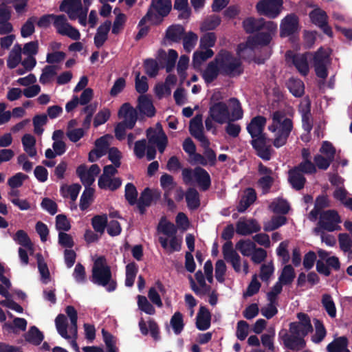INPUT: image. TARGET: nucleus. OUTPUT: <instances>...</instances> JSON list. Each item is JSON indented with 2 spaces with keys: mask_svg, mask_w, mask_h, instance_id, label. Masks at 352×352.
Listing matches in <instances>:
<instances>
[{
  "mask_svg": "<svg viewBox=\"0 0 352 352\" xmlns=\"http://www.w3.org/2000/svg\"><path fill=\"white\" fill-rule=\"evenodd\" d=\"M242 24L247 34H254L248 36L245 43L238 45L239 54L247 48L253 50L256 46H267L277 31V24L275 22L265 21L263 18L247 17Z\"/></svg>",
  "mask_w": 352,
  "mask_h": 352,
  "instance_id": "1",
  "label": "nucleus"
},
{
  "mask_svg": "<svg viewBox=\"0 0 352 352\" xmlns=\"http://www.w3.org/2000/svg\"><path fill=\"white\" fill-rule=\"evenodd\" d=\"M267 120L264 116L254 117L247 125V131L252 138L250 144L255 150L256 154L263 160L268 161L272 157L270 140L264 133Z\"/></svg>",
  "mask_w": 352,
  "mask_h": 352,
  "instance_id": "2",
  "label": "nucleus"
},
{
  "mask_svg": "<svg viewBox=\"0 0 352 352\" xmlns=\"http://www.w3.org/2000/svg\"><path fill=\"white\" fill-rule=\"evenodd\" d=\"M91 281L98 285L106 287L109 292H113L117 287L116 281L112 279L111 268L107 265L104 256L98 258L92 268Z\"/></svg>",
  "mask_w": 352,
  "mask_h": 352,
  "instance_id": "3",
  "label": "nucleus"
},
{
  "mask_svg": "<svg viewBox=\"0 0 352 352\" xmlns=\"http://www.w3.org/2000/svg\"><path fill=\"white\" fill-rule=\"evenodd\" d=\"M217 60L221 69V74L229 77L239 76L243 73L241 59L230 52L222 50L217 55Z\"/></svg>",
  "mask_w": 352,
  "mask_h": 352,
  "instance_id": "4",
  "label": "nucleus"
},
{
  "mask_svg": "<svg viewBox=\"0 0 352 352\" xmlns=\"http://www.w3.org/2000/svg\"><path fill=\"white\" fill-rule=\"evenodd\" d=\"M341 222L338 212L334 210L323 211L320 216L318 227L314 229L316 234H319L321 230L333 232L339 230L341 227L338 225Z\"/></svg>",
  "mask_w": 352,
  "mask_h": 352,
  "instance_id": "5",
  "label": "nucleus"
},
{
  "mask_svg": "<svg viewBox=\"0 0 352 352\" xmlns=\"http://www.w3.org/2000/svg\"><path fill=\"white\" fill-rule=\"evenodd\" d=\"M289 333L286 329H282L278 333L285 347L292 351L303 349L306 346L304 339L306 336L301 335V333H294L293 331H289Z\"/></svg>",
  "mask_w": 352,
  "mask_h": 352,
  "instance_id": "6",
  "label": "nucleus"
},
{
  "mask_svg": "<svg viewBox=\"0 0 352 352\" xmlns=\"http://www.w3.org/2000/svg\"><path fill=\"white\" fill-rule=\"evenodd\" d=\"M213 97L210 99L209 107V116L211 119L220 124L230 121V112L228 107L224 102H212Z\"/></svg>",
  "mask_w": 352,
  "mask_h": 352,
  "instance_id": "7",
  "label": "nucleus"
},
{
  "mask_svg": "<svg viewBox=\"0 0 352 352\" xmlns=\"http://www.w3.org/2000/svg\"><path fill=\"white\" fill-rule=\"evenodd\" d=\"M283 0H261L256 5L257 12L269 19L276 18L281 12Z\"/></svg>",
  "mask_w": 352,
  "mask_h": 352,
  "instance_id": "8",
  "label": "nucleus"
},
{
  "mask_svg": "<svg viewBox=\"0 0 352 352\" xmlns=\"http://www.w3.org/2000/svg\"><path fill=\"white\" fill-rule=\"evenodd\" d=\"M161 197V192L149 187L145 188L140 193L137 201V208L140 214H144L146 208L156 203Z\"/></svg>",
  "mask_w": 352,
  "mask_h": 352,
  "instance_id": "9",
  "label": "nucleus"
},
{
  "mask_svg": "<svg viewBox=\"0 0 352 352\" xmlns=\"http://www.w3.org/2000/svg\"><path fill=\"white\" fill-rule=\"evenodd\" d=\"M311 55L309 52L293 54L292 52H287L286 59L287 61H292V65L301 76H307L309 72L308 58Z\"/></svg>",
  "mask_w": 352,
  "mask_h": 352,
  "instance_id": "10",
  "label": "nucleus"
},
{
  "mask_svg": "<svg viewBox=\"0 0 352 352\" xmlns=\"http://www.w3.org/2000/svg\"><path fill=\"white\" fill-rule=\"evenodd\" d=\"M293 129V122L290 118H286L278 124V130L273 141V145L276 148L284 146Z\"/></svg>",
  "mask_w": 352,
  "mask_h": 352,
  "instance_id": "11",
  "label": "nucleus"
},
{
  "mask_svg": "<svg viewBox=\"0 0 352 352\" xmlns=\"http://www.w3.org/2000/svg\"><path fill=\"white\" fill-rule=\"evenodd\" d=\"M299 322H292L289 324V331L294 333H301L302 336H307L313 331L310 318L307 314L300 312L297 314Z\"/></svg>",
  "mask_w": 352,
  "mask_h": 352,
  "instance_id": "12",
  "label": "nucleus"
},
{
  "mask_svg": "<svg viewBox=\"0 0 352 352\" xmlns=\"http://www.w3.org/2000/svg\"><path fill=\"white\" fill-rule=\"evenodd\" d=\"M223 258L230 263L236 272L241 271V257L233 248L232 241H226L222 247Z\"/></svg>",
  "mask_w": 352,
  "mask_h": 352,
  "instance_id": "13",
  "label": "nucleus"
},
{
  "mask_svg": "<svg viewBox=\"0 0 352 352\" xmlns=\"http://www.w3.org/2000/svg\"><path fill=\"white\" fill-rule=\"evenodd\" d=\"M299 19L295 14L287 15L281 21L280 36L286 37L291 36L298 30Z\"/></svg>",
  "mask_w": 352,
  "mask_h": 352,
  "instance_id": "14",
  "label": "nucleus"
},
{
  "mask_svg": "<svg viewBox=\"0 0 352 352\" xmlns=\"http://www.w3.org/2000/svg\"><path fill=\"white\" fill-rule=\"evenodd\" d=\"M118 116L124 118L122 122H126L129 129H133L137 120H140L137 108L134 109L129 102H125L121 106L118 111Z\"/></svg>",
  "mask_w": 352,
  "mask_h": 352,
  "instance_id": "15",
  "label": "nucleus"
},
{
  "mask_svg": "<svg viewBox=\"0 0 352 352\" xmlns=\"http://www.w3.org/2000/svg\"><path fill=\"white\" fill-rule=\"evenodd\" d=\"M189 131L192 136L204 144H208V139L204 134V126L202 123V116L196 115L190 121Z\"/></svg>",
  "mask_w": 352,
  "mask_h": 352,
  "instance_id": "16",
  "label": "nucleus"
},
{
  "mask_svg": "<svg viewBox=\"0 0 352 352\" xmlns=\"http://www.w3.org/2000/svg\"><path fill=\"white\" fill-rule=\"evenodd\" d=\"M136 108L140 113V120H142L144 116L153 118L156 113L153 102L148 95H140L138 97Z\"/></svg>",
  "mask_w": 352,
  "mask_h": 352,
  "instance_id": "17",
  "label": "nucleus"
},
{
  "mask_svg": "<svg viewBox=\"0 0 352 352\" xmlns=\"http://www.w3.org/2000/svg\"><path fill=\"white\" fill-rule=\"evenodd\" d=\"M83 9L81 0H63L59 10L67 14L70 20H76V14Z\"/></svg>",
  "mask_w": 352,
  "mask_h": 352,
  "instance_id": "18",
  "label": "nucleus"
},
{
  "mask_svg": "<svg viewBox=\"0 0 352 352\" xmlns=\"http://www.w3.org/2000/svg\"><path fill=\"white\" fill-rule=\"evenodd\" d=\"M261 230V226L255 219L239 220L236 223V232L241 236L250 235Z\"/></svg>",
  "mask_w": 352,
  "mask_h": 352,
  "instance_id": "19",
  "label": "nucleus"
},
{
  "mask_svg": "<svg viewBox=\"0 0 352 352\" xmlns=\"http://www.w3.org/2000/svg\"><path fill=\"white\" fill-rule=\"evenodd\" d=\"M221 74L220 67L215 56L214 59L209 62L206 69L201 73V77L206 85L211 84Z\"/></svg>",
  "mask_w": 352,
  "mask_h": 352,
  "instance_id": "20",
  "label": "nucleus"
},
{
  "mask_svg": "<svg viewBox=\"0 0 352 352\" xmlns=\"http://www.w3.org/2000/svg\"><path fill=\"white\" fill-rule=\"evenodd\" d=\"M299 112L302 117V126L304 131L310 133L313 128V120L311 113V102L307 99L299 107Z\"/></svg>",
  "mask_w": 352,
  "mask_h": 352,
  "instance_id": "21",
  "label": "nucleus"
},
{
  "mask_svg": "<svg viewBox=\"0 0 352 352\" xmlns=\"http://www.w3.org/2000/svg\"><path fill=\"white\" fill-rule=\"evenodd\" d=\"M196 327L199 331H206L211 325V314L208 308L201 306L196 316Z\"/></svg>",
  "mask_w": 352,
  "mask_h": 352,
  "instance_id": "22",
  "label": "nucleus"
},
{
  "mask_svg": "<svg viewBox=\"0 0 352 352\" xmlns=\"http://www.w3.org/2000/svg\"><path fill=\"white\" fill-rule=\"evenodd\" d=\"M194 177L203 191L208 190L211 186L209 173L203 168L197 166L194 169Z\"/></svg>",
  "mask_w": 352,
  "mask_h": 352,
  "instance_id": "23",
  "label": "nucleus"
},
{
  "mask_svg": "<svg viewBox=\"0 0 352 352\" xmlns=\"http://www.w3.org/2000/svg\"><path fill=\"white\" fill-rule=\"evenodd\" d=\"M111 26V22L107 20L98 28L94 36V45L98 49L100 48L107 40Z\"/></svg>",
  "mask_w": 352,
  "mask_h": 352,
  "instance_id": "24",
  "label": "nucleus"
},
{
  "mask_svg": "<svg viewBox=\"0 0 352 352\" xmlns=\"http://www.w3.org/2000/svg\"><path fill=\"white\" fill-rule=\"evenodd\" d=\"M57 33L63 36H67L69 38L78 41L80 38V34L79 31L67 22L65 15H63V21L59 28L57 29Z\"/></svg>",
  "mask_w": 352,
  "mask_h": 352,
  "instance_id": "25",
  "label": "nucleus"
},
{
  "mask_svg": "<svg viewBox=\"0 0 352 352\" xmlns=\"http://www.w3.org/2000/svg\"><path fill=\"white\" fill-rule=\"evenodd\" d=\"M185 34V29L180 24L170 25L166 30L165 38L172 43H179Z\"/></svg>",
  "mask_w": 352,
  "mask_h": 352,
  "instance_id": "26",
  "label": "nucleus"
},
{
  "mask_svg": "<svg viewBox=\"0 0 352 352\" xmlns=\"http://www.w3.org/2000/svg\"><path fill=\"white\" fill-rule=\"evenodd\" d=\"M171 8V0H151L148 9L155 10L159 16L165 17L170 13Z\"/></svg>",
  "mask_w": 352,
  "mask_h": 352,
  "instance_id": "27",
  "label": "nucleus"
},
{
  "mask_svg": "<svg viewBox=\"0 0 352 352\" xmlns=\"http://www.w3.org/2000/svg\"><path fill=\"white\" fill-rule=\"evenodd\" d=\"M158 58L160 59L166 60V65L164 66L166 72L170 73L173 70L175 66L178 54L175 50L170 49L168 50V54H166V52L161 49L158 51Z\"/></svg>",
  "mask_w": 352,
  "mask_h": 352,
  "instance_id": "28",
  "label": "nucleus"
},
{
  "mask_svg": "<svg viewBox=\"0 0 352 352\" xmlns=\"http://www.w3.org/2000/svg\"><path fill=\"white\" fill-rule=\"evenodd\" d=\"M96 148L92 149L89 153L88 160L91 162H94V159L92 158L91 155L93 154L96 155V158H100L104 156L107 153V151L109 147V143L106 139L105 136H102L97 139L95 142Z\"/></svg>",
  "mask_w": 352,
  "mask_h": 352,
  "instance_id": "29",
  "label": "nucleus"
},
{
  "mask_svg": "<svg viewBox=\"0 0 352 352\" xmlns=\"http://www.w3.org/2000/svg\"><path fill=\"white\" fill-rule=\"evenodd\" d=\"M63 15L64 14L56 15L54 14H44L40 17L36 24L39 28H46L50 26L51 21H53V25L57 30L63 21Z\"/></svg>",
  "mask_w": 352,
  "mask_h": 352,
  "instance_id": "30",
  "label": "nucleus"
},
{
  "mask_svg": "<svg viewBox=\"0 0 352 352\" xmlns=\"http://www.w3.org/2000/svg\"><path fill=\"white\" fill-rule=\"evenodd\" d=\"M288 174L289 182L294 189L300 190L304 188L307 179L303 174L297 171L294 168L289 170Z\"/></svg>",
  "mask_w": 352,
  "mask_h": 352,
  "instance_id": "31",
  "label": "nucleus"
},
{
  "mask_svg": "<svg viewBox=\"0 0 352 352\" xmlns=\"http://www.w3.org/2000/svg\"><path fill=\"white\" fill-rule=\"evenodd\" d=\"M349 340L346 336H340L335 338L327 346L328 352H344L348 349Z\"/></svg>",
  "mask_w": 352,
  "mask_h": 352,
  "instance_id": "32",
  "label": "nucleus"
},
{
  "mask_svg": "<svg viewBox=\"0 0 352 352\" xmlns=\"http://www.w3.org/2000/svg\"><path fill=\"white\" fill-rule=\"evenodd\" d=\"M24 338L25 341L30 344L38 346L43 340L44 335L36 326H32L24 334Z\"/></svg>",
  "mask_w": 352,
  "mask_h": 352,
  "instance_id": "33",
  "label": "nucleus"
},
{
  "mask_svg": "<svg viewBox=\"0 0 352 352\" xmlns=\"http://www.w3.org/2000/svg\"><path fill=\"white\" fill-rule=\"evenodd\" d=\"M287 87L295 97L300 98L305 93V85L300 79L291 78L287 82Z\"/></svg>",
  "mask_w": 352,
  "mask_h": 352,
  "instance_id": "34",
  "label": "nucleus"
},
{
  "mask_svg": "<svg viewBox=\"0 0 352 352\" xmlns=\"http://www.w3.org/2000/svg\"><path fill=\"white\" fill-rule=\"evenodd\" d=\"M21 47L16 43L10 51L8 60L7 66L9 69H14L21 61Z\"/></svg>",
  "mask_w": 352,
  "mask_h": 352,
  "instance_id": "35",
  "label": "nucleus"
},
{
  "mask_svg": "<svg viewBox=\"0 0 352 352\" xmlns=\"http://www.w3.org/2000/svg\"><path fill=\"white\" fill-rule=\"evenodd\" d=\"M21 141L23 149L28 153V155L31 157H35L37 154V151L35 147V138L32 135L25 134L23 136Z\"/></svg>",
  "mask_w": 352,
  "mask_h": 352,
  "instance_id": "36",
  "label": "nucleus"
},
{
  "mask_svg": "<svg viewBox=\"0 0 352 352\" xmlns=\"http://www.w3.org/2000/svg\"><path fill=\"white\" fill-rule=\"evenodd\" d=\"M186 201L190 210H195L197 209L200 206L198 191L193 188H188L186 192Z\"/></svg>",
  "mask_w": 352,
  "mask_h": 352,
  "instance_id": "37",
  "label": "nucleus"
},
{
  "mask_svg": "<svg viewBox=\"0 0 352 352\" xmlns=\"http://www.w3.org/2000/svg\"><path fill=\"white\" fill-rule=\"evenodd\" d=\"M107 215L106 214L102 215H95L91 219V226L94 231L102 235L107 226Z\"/></svg>",
  "mask_w": 352,
  "mask_h": 352,
  "instance_id": "38",
  "label": "nucleus"
},
{
  "mask_svg": "<svg viewBox=\"0 0 352 352\" xmlns=\"http://www.w3.org/2000/svg\"><path fill=\"white\" fill-rule=\"evenodd\" d=\"M81 189V186L79 184H73L69 186H63L60 188V192L63 197H69L72 201L76 200L78 195Z\"/></svg>",
  "mask_w": 352,
  "mask_h": 352,
  "instance_id": "39",
  "label": "nucleus"
},
{
  "mask_svg": "<svg viewBox=\"0 0 352 352\" xmlns=\"http://www.w3.org/2000/svg\"><path fill=\"white\" fill-rule=\"evenodd\" d=\"M296 277L295 270L291 265H285L278 277V280L284 285L292 283Z\"/></svg>",
  "mask_w": 352,
  "mask_h": 352,
  "instance_id": "40",
  "label": "nucleus"
},
{
  "mask_svg": "<svg viewBox=\"0 0 352 352\" xmlns=\"http://www.w3.org/2000/svg\"><path fill=\"white\" fill-rule=\"evenodd\" d=\"M76 175L86 187H89L95 180V178L88 172L85 164H81L77 167Z\"/></svg>",
  "mask_w": 352,
  "mask_h": 352,
  "instance_id": "41",
  "label": "nucleus"
},
{
  "mask_svg": "<svg viewBox=\"0 0 352 352\" xmlns=\"http://www.w3.org/2000/svg\"><path fill=\"white\" fill-rule=\"evenodd\" d=\"M55 324L57 331L61 337L67 340L70 338L67 333V320L64 314H60L56 316Z\"/></svg>",
  "mask_w": 352,
  "mask_h": 352,
  "instance_id": "42",
  "label": "nucleus"
},
{
  "mask_svg": "<svg viewBox=\"0 0 352 352\" xmlns=\"http://www.w3.org/2000/svg\"><path fill=\"white\" fill-rule=\"evenodd\" d=\"M235 248L243 256H249L252 254L254 250L255 249L256 245L250 239H241L236 243Z\"/></svg>",
  "mask_w": 352,
  "mask_h": 352,
  "instance_id": "43",
  "label": "nucleus"
},
{
  "mask_svg": "<svg viewBox=\"0 0 352 352\" xmlns=\"http://www.w3.org/2000/svg\"><path fill=\"white\" fill-rule=\"evenodd\" d=\"M38 272L41 276L42 282L47 284L50 279V274L47 263L41 254H36Z\"/></svg>",
  "mask_w": 352,
  "mask_h": 352,
  "instance_id": "44",
  "label": "nucleus"
},
{
  "mask_svg": "<svg viewBox=\"0 0 352 352\" xmlns=\"http://www.w3.org/2000/svg\"><path fill=\"white\" fill-rule=\"evenodd\" d=\"M143 67L145 73L150 78H155L159 72L160 67L156 60L153 58H146L144 60Z\"/></svg>",
  "mask_w": 352,
  "mask_h": 352,
  "instance_id": "45",
  "label": "nucleus"
},
{
  "mask_svg": "<svg viewBox=\"0 0 352 352\" xmlns=\"http://www.w3.org/2000/svg\"><path fill=\"white\" fill-rule=\"evenodd\" d=\"M229 102L232 105L230 121H236L241 119L243 116V111L239 100L236 98H231L229 100Z\"/></svg>",
  "mask_w": 352,
  "mask_h": 352,
  "instance_id": "46",
  "label": "nucleus"
},
{
  "mask_svg": "<svg viewBox=\"0 0 352 352\" xmlns=\"http://www.w3.org/2000/svg\"><path fill=\"white\" fill-rule=\"evenodd\" d=\"M322 305L328 315L333 318L336 316V308L330 294H324L322 296Z\"/></svg>",
  "mask_w": 352,
  "mask_h": 352,
  "instance_id": "47",
  "label": "nucleus"
},
{
  "mask_svg": "<svg viewBox=\"0 0 352 352\" xmlns=\"http://www.w3.org/2000/svg\"><path fill=\"white\" fill-rule=\"evenodd\" d=\"M270 208L274 213L283 215L287 214L290 210L289 203L283 199H278L276 201H273Z\"/></svg>",
  "mask_w": 352,
  "mask_h": 352,
  "instance_id": "48",
  "label": "nucleus"
},
{
  "mask_svg": "<svg viewBox=\"0 0 352 352\" xmlns=\"http://www.w3.org/2000/svg\"><path fill=\"white\" fill-rule=\"evenodd\" d=\"M221 18L215 14L207 17L201 25V31L213 30L221 23Z\"/></svg>",
  "mask_w": 352,
  "mask_h": 352,
  "instance_id": "49",
  "label": "nucleus"
},
{
  "mask_svg": "<svg viewBox=\"0 0 352 352\" xmlns=\"http://www.w3.org/2000/svg\"><path fill=\"white\" fill-rule=\"evenodd\" d=\"M138 190L135 185L132 183H127L125 186L124 197L131 206H133L137 204L138 200Z\"/></svg>",
  "mask_w": 352,
  "mask_h": 352,
  "instance_id": "50",
  "label": "nucleus"
},
{
  "mask_svg": "<svg viewBox=\"0 0 352 352\" xmlns=\"http://www.w3.org/2000/svg\"><path fill=\"white\" fill-rule=\"evenodd\" d=\"M135 87L136 91L141 95H145L148 90V79L145 76L140 77V72L135 73Z\"/></svg>",
  "mask_w": 352,
  "mask_h": 352,
  "instance_id": "51",
  "label": "nucleus"
},
{
  "mask_svg": "<svg viewBox=\"0 0 352 352\" xmlns=\"http://www.w3.org/2000/svg\"><path fill=\"white\" fill-rule=\"evenodd\" d=\"M170 325L175 334H179L184 327L183 315L179 311H176L170 318Z\"/></svg>",
  "mask_w": 352,
  "mask_h": 352,
  "instance_id": "52",
  "label": "nucleus"
},
{
  "mask_svg": "<svg viewBox=\"0 0 352 352\" xmlns=\"http://www.w3.org/2000/svg\"><path fill=\"white\" fill-rule=\"evenodd\" d=\"M309 16L311 22L318 27L327 22V13L320 9H316L311 11L309 14Z\"/></svg>",
  "mask_w": 352,
  "mask_h": 352,
  "instance_id": "53",
  "label": "nucleus"
},
{
  "mask_svg": "<svg viewBox=\"0 0 352 352\" xmlns=\"http://www.w3.org/2000/svg\"><path fill=\"white\" fill-rule=\"evenodd\" d=\"M294 168L302 174L312 175L317 172L316 165L311 160L302 161Z\"/></svg>",
  "mask_w": 352,
  "mask_h": 352,
  "instance_id": "54",
  "label": "nucleus"
},
{
  "mask_svg": "<svg viewBox=\"0 0 352 352\" xmlns=\"http://www.w3.org/2000/svg\"><path fill=\"white\" fill-rule=\"evenodd\" d=\"M94 193V190L90 187H85L80 199L79 206L81 210H85L88 208L90 205L92 197Z\"/></svg>",
  "mask_w": 352,
  "mask_h": 352,
  "instance_id": "55",
  "label": "nucleus"
},
{
  "mask_svg": "<svg viewBox=\"0 0 352 352\" xmlns=\"http://www.w3.org/2000/svg\"><path fill=\"white\" fill-rule=\"evenodd\" d=\"M13 239L18 244L21 245V246H23L28 249H32V241L30 237L28 236V234L24 230H18L14 234Z\"/></svg>",
  "mask_w": 352,
  "mask_h": 352,
  "instance_id": "56",
  "label": "nucleus"
},
{
  "mask_svg": "<svg viewBox=\"0 0 352 352\" xmlns=\"http://www.w3.org/2000/svg\"><path fill=\"white\" fill-rule=\"evenodd\" d=\"M274 178L271 175L261 177L257 182L258 186L261 188L263 194L270 192L271 188L274 183Z\"/></svg>",
  "mask_w": 352,
  "mask_h": 352,
  "instance_id": "57",
  "label": "nucleus"
},
{
  "mask_svg": "<svg viewBox=\"0 0 352 352\" xmlns=\"http://www.w3.org/2000/svg\"><path fill=\"white\" fill-rule=\"evenodd\" d=\"M36 16H31L28 19L21 28V35L23 38L31 36L35 31L34 23L36 21Z\"/></svg>",
  "mask_w": 352,
  "mask_h": 352,
  "instance_id": "58",
  "label": "nucleus"
},
{
  "mask_svg": "<svg viewBox=\"0 0 352 352\" xmlns=\"http://www.w3.org/2000/svg\"><path fill=\"white\" fill-rule=\"evenodd\" d=\"M160 185L165 190L164 196L166 197L168 196L167 192L173 190L176 186V183L172 175L164 173L160 177Z\"/></svg>",
  "mask_w": 352,
  "mask_h": 352,
  "instance_id": "59",
  "label": "nucleus"
},
{
  "mask_svg": "<svg viewBox=\"0 0 352 352\" xmlns=\"http://www.w3.org/2000/svg\"><path fill=\"white\" fill-rule=\"evenodd\" d=\"M138 305L139 309L147 314L153 315L155 312L154 307L148 302L147 298L144 296H138Z\"/></svg>",
  "mask_w": 352,
  "mask_h": 352,
  "instance_id": "60",
  "label": "nucleus"
},
{
  "mask_svg": "<svg viewBox=\"0 0 352 352\" xmlns=\"http://www.w3.org/2000/svg\"><path fill=\"white\" fill-rule=\"evenodd\" d=\"M182 39H183L184 48L186 51L189 52L197 44V41L198 40V36L195 33H194L192 32H189L186 35L184 34Z\"/></svg>",
  "mask_w": 352,
  "mask_h": 352,
  "instance_id": "61",
  "label": "nucleus"
},
{
  "mask_svg": "<svg viewBox=\"0 0 352 352\" xmlns=\"http://www.w3.org/2000/svg\"><path fill=\"white\" fill-rule=\"evenodd\" d=\"M56 74V66L46 65L43 69V72L39 78V81L41 84L45 85L49 82L50 79Z\"/></svg>",
  "mask_w": 352,
  "mask_h": 352,
  "instance_id": "62",
  "label": "nucleus"
},
{
  "mask_svg": "<svg viewBox=\"0 0 352 352\" xmlns=\"http://www.w3.org/2000/svg\"><path fill=\"white\" fill-rule=\"evenodd\" d=\"M316 333L312 337V341L314 343H320L326 336L327 331L324 324L319 320H316L315 323Z\"/></svg>",
  "mask_w": 352,
  "mask_h": 352,
  "instance_id": "63",
  "label": "nucleus"
},
{
  "mask_svg": "<svg viewBox=\"0 0 352 352\" xmlns=\"http://www.w3.org/2000/svg\"><path fill=\"white\" fill-rule=\"evenodd\" d=\"M56 228L59 232H67L71 225L65 214H60L56 217Z\"/></svg>",
  "mask_w": 352,
  "mask_h": 352,
  "instance_id": "64",
  "label": "nucleus"
}]
</instances>
